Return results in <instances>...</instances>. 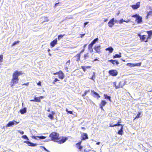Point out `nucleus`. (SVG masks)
<instances>
[{"mask_svg": "<svg viewBox=\"0 0 152 152\" xmlns=\"http://www.w3.org/2000/svg\"><path fill=\"white\" fill-rule=\"evenodd\" d=\"M59 134L55 132H52L49 135V137L51 138V140L56 142H57L59 139Z\"/></svg>", "mask_w": 152, "mask_h": 152, "instance_id": "obj_1", "label": "nucleus"}, {"mask_svg": "<svg viewBox=\"0 0 152 152\" xmlns=\"http://www.w3.org/2000/svg\"><path fill=\"white\" fill-rule=\"evenodd\" d=\"M22 71H15L13 73L12 75V78L19 79L18 76L22 74Z\"/></svg>", "mask_w": 152, "mask_h": 152, "instance_id": "obj_2", "label": "nucleus"}, {"mask_svg": "<svg viewBox=\"0 0 152 152\" xmlns=\"http://www.w3.org/2000/svg\"><path fill=\"white\" fill-rule=\"evenodd\" d=\"M19 123V122H17L15 120H13L12 121H10L6 125L4 126V127H5L7 128L8 127H10L14 125H16Z\"/></svg>", "mask_w": 152, "mask_h": 152, "instance_id": "obj_3", "label": "nucleus"}, {"mask_svg": "<svg viewBox=\"0 0 152 152\" xmlns=\"http://www.w3.org/2000/svg\"><path fill=\"white\" fill-rule=\"evenodd\" d=\"M53 74L54 75H58L59 78L61 79H63L64 78V74L61 71H60L58 72L54 73H53Z\"/></svg>", "mask_w": 152, "mask_h": 152, "instance_id": "obj_4", "label": "nucleus"}, {"mask_svg": "<svg viewBox=\"0 0 152 152\" xmlns=\"http://www.w3.org/2000/svg\"><path fill=\"white\" fill-rule=\"evenodd\" d=\"M141 63L140 62L137 64H132L131 63H128L126 64L127 66H130L131 67H133L135 66H140L141 65Z\"/></svg>", "mask_w": 152, "mask_h": 152, "instance_id": "obj_5", "label": "nucleus"}, {"mask_svg": "<svg viewBox=\"0 0 152 152\" xmlns=\"http://www.w3.org/2000/svg\"><path fill=\"white\" fill-rule=\"evenodd\" d=\"M109 73L113 76H115L117 75L118 72L115 70H111L109 71Z\"/></svg>", "mask_w": 152, "mask_h": 152, "instance_id": "obj_6", "label": "nucleus"}, {"mask_svg": "<svg viewBox=\"0 0 152 152\" xmlns=\"http://www.w3.org/2000/svg\"><path fill=\"white\" fill-rule=\"evenodd\" d=\"M19 79H16L13 78H12L11 82V85L12 87L14 86L15 84H16L18 83Z\"/></svg>", "mask_w": 152, "mask_h": 152, "instance_id": "obj_7", "label": "nucleus"}, {"mask_svg": "<svg viewBox=\"0 0 152 152\" xmlns=\"http://www.w3.org/2000/svg\"><path fill=\"white\" fill-rule=\"evenodd\" d=\"M91 95L94 97L97 98L98 99L100 97V96L99 94L94 91V90H91Z\"/></svg>", "mask_w": 152, "mask_h": 152, "instance_id": "obj_8", "label": "nucleus"}, {"mask_svg": "<svg viewBox=\"0 0 152 152\" xmlns=\"http://www.w3.org/2000/svg\"><path fill=\"white\" fill-rule=\"evenodd\" d=\"M140 6V2H138L136 3L135 5H132L130 6L133 10H136L139 8Z\"/></svg>", "mask_w": 152, "mask_h": 152, "instance_id": "obj_9", "label": "nucleus"}, {"mask_svg": "<svg viewBox=\"0 0 152 152\" xmlns=\"http://www.w3.org/2000/svg\"><path fill=\"white\" fill-rule=\"evenodd\" d=\"M24 142L26 143L29 146L31 147H34L37 145V144L32 143L29 141H24Z\"/></svg>", "mask_w": 152, "mask_h": 152, "instance_id": "obj_10", "label": "nucleus"}, {"mask_svg": "<svg viewBox=\"0 0 152 152\" xmlns=\"http://www.w3.org/2000/svg\"><path fill=\"white\" fill-rule=\"evenodd\" d=\"M114 24V18H113L111 19L108 23V26L110 27H112Z\"/></svg>", "mask_w": 152, "mask_h": 152, "instance_id": "obj_11", "label": "nucleus"}, {"mask_svg": "<svg viewBox=\"0 0 152 152\" xmlns=\"http://www.w3.org/2000/svg\"><path fill=\"white\" fill-rule=\"evenodd\" d=\"M67 140V138L66 137H63L61 140H59L57 142L59 144H61L64 143Z\"/></svg>", "mask_w": 152, "mask_h": 152, "instance_id": "obj_12", "label": "nucleus"}, {"mask_svg": "<svg viewBox=\"0 0 152 152\" xmlns=\"http://www.w3.org/2000/svg\"><path fill=\"white\" fill-rule=\"evenodd\" d=\"M138 35L140 38V39L142 40L143 41H144L146 42H148L147 39H146V38L145 35H143L142 36H141L140 34H138Z\"/></svg>", "mask_w": 152, "mask_h": 152, "instance_id": "obj_13", "label": "nucleus"}, {"mask_svg": "<svg viewBox=\"0 0 152 152\" xmlns=\"http://www.w3.org/2000/svg\"><path fill=\"white\" fill-rule=\"evenodd\" d=\"M88 138V135L87 134L83 133L81 135V139L82 140H85Z\"/></svg>", "mask_w": 152, "mask_h": 152, "instance_id": "obj_14", "label": "nucleus"}, {"mask_svg": "<svg viewBox=\"0 0 152 152\" xmlns=\"http://www.w3.org/2000/svg\"><path fill=\"white\" fill-rule=\"evenodd\" d=\"M57 39H56L51 42L50 43V45L51 47H54L57 44Z\"/></svg>", "mask_w": 152, "mask_h": 152, "instance_id": "obj_15", "label": "nucleus"}, {"mask_svg": "<svg viewBox=\"0 0 152 152\" xmlns=\"http://www.w3.org/2000/svg\"><path fill=\"white\" fill-rule=\"evenodd\" d=\"M94 50L96 53H99L100 52L101 46L100 45L95 46L94 48Z\"/></svg>", "mask_w": 152, "mask_h": 152, "instance_id": "obj_16", "label": "nucleus"}, {"mask_svg": "<svg viewBox=\"0 0 152 152\" xmlns=\"http://www.w3.org/2000/svg\"><path fill=\"white\" fill-rule=\"evenodd\" d=\"M109 61L111 62L114 65L115 64H116V65H118L119 64V62L116 60L111 59Z\"/></svg>", "mask_w": 152, "mask_h": 152, "instance_id": "obj_17", "label": "nucleus"}, {"mask_svg": "<svg viewBox=\"0 0 152 152\" xmlns=\"http://www.w3.org/2000/svg\"><path fill=\"white\" fill-rule=\"evenodd\" d=\"M142 18L141 17L139 16L137 18V19H136V20L137 21V23H140L141 22H142Z\"/></svg>", "mask_w": 152, "mask_h": 152, "instance_id": "obj_18", "label": "nucleus"}, {"mask_svg": "<svg viewBox=\"0 0 152 152\" xmlns=\"http://www.w3.org/2000/svg\"><path fill=\"white\" fill-rule=\"evenodd\" d=\"M26 108L24 107L23 109H21L20 110V113L22 114H23L26 112Z\"/></svg>", "mask_w": 152, "mask_h": 152, "instance_id": "obj_19", "label": "nucleus"}, {"mask_svg": "<svg viewBox=\"0 0 152 152\" xmlns=\"http://www.w3.org/2000/svg\"><path fill=\"white\" fill-rule=\"evenodd\" d=\"M105 50L106 51H109L110 53H112L113 50V49L111 47H110L108 48L105 49Z\"/></svg>", "mask_w": 152, "mask_h": 152, "instance_id": "obj_20", "label": "nucleus"}, {"mask_svg": "<svg viewBox=\"0 0 152 152\" xmlns=\"http://www.w3.org/2000/svg\"><path fill=\"white\" fill-rule=\"evenodd\" d=\"M142 116V114L141 112H139L138 114L137 115L136 117L134 118V120L137 118H139L141 117Z\"/></svg>", "mask_w": 152, "mask_h": 152, "instance_id": "obj_21", "label": "nucleus"}, {"mask_svg": "<svg viewBox=\"0 0 152 152\" xmlns=\"http://www.w3.org/2000/svg\"><path fill=\"white\" fill-rule=\"evenodd\" d=\"M89 57V55L88 53L85 54L84 55V60L87 59Z\"/></svg>", "mask_w": 152, "mask_h": 152, "instance_id": "obj_22", "label": "nucleus"}, {"mask_svg": "<svg viewBox=\"0 0 152 152\" xmlns=\"http://www.w3.org/2000/svg\"><path fill=\"white\" fill-rule=\"evenodd\" d=\"M123 126H122L120 129L118 131V134L121 135H122L123 131Z\"/></svg>", "mask_w": 152, "mask_h": 152, "instance_id": "obj_23", "label": "nucleus"}, {"mask_svg": "<svg viewBox=\"0 0 152 152\" xmlns=\"http://www.w3.org/2000/svg\"><path fill=\"white\" fill-rule=\"evenodd\" d=\"M80 53L77 54L76 56H75L74 57H76L77 58L76 61H79L80 59Z\"/></svg>", "mask_w": 152, "mask_h": 152, "instance_id": "obj_24", "label": "nucleus"}, {"mask_svg": "<svg viewBox=\"0 0 152 152\" xmlns=\"http://www.w3.org/2000/svg\"><path fill=\"white\" fill-rule=\"evenodd\" d=\"M147 15L146 17V18L147 19L149 18V15H152V10L150 11L149 12H147Z\"/></svg>", "mask_w": 152, "mask_h": 152, "instance_id": "obj_25", "label": "nucleus"}, {"mask_svg": "<svg viewBox=\"0 0 152 152\" xmlns=\"http://www.w3.org/2000/svg\"><path fill=\"white\" fill-rule=\"evenodd\" d=\"M122 82L120 81L119 83V85L116 86V88L118 89L122 88L123 87L122 85Z\"/></svg>", "mask_w": 152, "mask_h": 152, "instance_id": "obj_26", "label": "nucleus"}, {"mask_svg": "<svg viewBox=\"0 0 152 152\" xmlns=\"http://www.w3.org/2000/svg\"><path fill=\"white\" fill-rule=\"evenodd\" d=\"M121 53H119V54H115V55L113 56V58H120L121 57Z\"/></svg>", "mask_w": 152, "mask_h": 152, "instance_id": "obj_27", "label": "nucleus"}, {"mask_svg": "<svg viewBox=\"0 0 152 152\" xmlns=\"http://www.w3.org/2000/svg\"><path fill=\"white\" fill-rule=\"evenodd\" d=\"M104 96L105 99H107L109 100L110 102L111 101V97L110 96H108L107 95L105 94H104Z\"/></svg>", "mask_w": 152, "mask_h": 152, "instance_id": "obj_28", "label": "nucleus"}, {"mask_svg": "<svg viewBox=\"0 0 152 152\" xmlns=\"http://www.w3.org/2000/svg\"><path fill=\"white\" fill-rule=\"evenodd\" d=\"M107 103L104 100H102L100 105L103 106H104Z\"/></svg>", "mask_w": 152, "mask_h": 152, "instance_id": "obj_29", "label": "nucleus"}, {"mask_svg": "<svg viewBox=\"0 0 152 152\" xmlns=\"http://www.w3.org/2000/svg\"><path fill=\"white\" fill-rule=\"evenodd\" d=\"M95 77H96L95 73V72H93V75H92V77L90 79H91L92 80L94 81L95 79Z\"/></svg>", "mask_w": 152, "mask_h": 152, "instance_id": "obj_30", "label": "nucleus"}, {"mask_svg": "<svg viewBox=\"0 0 152 152\" xmlns=\"http://www.w3.org/2000/svg\"><path fill=\"white\" fill-rule=\"evenodd\" d=\"M35 98V102H41V100L40 99V98L37 97H35L34 98Z\"/></svg>", "mask_w": 152, "mask_h": 152, "instance_id": "obj_31", "label": "nucleus"}, {"mask_svg": "<svg viewBox=\"0 0 152 152\" xmlns=\"http://www.w3.org/2000/svg\"><path fill=\"white\" fill-rule=\"evenodd\" d=\"M98 40V38H97L95 39H94V40L92 41L91 42L93 44H95L96 42H97Z\"/></svg>", "mask_w": 152, "mask_h": 152, "instance_id": "obj_32", "label": "nucleus"}, {"mask_svg": "<svg viewBox=\"0 0 152 152\" xmlns=\"http://www.w3.org/2000/svg\"><path fill=\"white\" fill-rule=\"evenodd\" d=\"M37 137H38L39 138V140L40 139H45L46 138V137L43 136H37Z\"/></svg>", "mask_w": 152, "mask_h": 152, "instance_id": "obj_33", "label": "nucleus"}, {"mask_svg": "<svg viewBox=\"0 0 152 152\" xmlns=\"http://www.w3.org/2000/svg\"><path fill=\"white\" fill-rule=\"evenodd\" d=\"M147 32L148 33V35H149V36H151V35H152V30L148 31H147Z\"/></svg>", "mask_w": 152, "mask_h": 152, "instance_id": "obj_34", "label": "nucleus"}, {"mask_svg": "<svg viewBox=\"0 0 152 152\" xmlns=\"http://www.w3.org/2000/svg\"><path fill=\"white\" fill-rule=\"evenodd\" d=\"M64 35H62L60 34L58 36V39L59 40L60 39H61L62 37L64 36Z\"/></svg>", "mask_w": 152, "mask_h": 152, "instance_id": "obj_35", "label": "nucleus"}, {"mask_svg": "<svg viewBox=\"0 0 152 152\" xmlns=\"http://www.w3.org/2000/svg\"><path fill=\"white\" fill-rule=\"evenodd\" d=\"M48 117L51 120L53 119L54 117L53 115L50 114L48 115Z\"/></svg>", "mask_w": 152, "mask_h": 152, "instance_id": "obj_36", "label": "nucleus"}, {"mask_svg": "<svg viewBox=\"0 0 152 152\" xmlns=\"http://www.w3.org/2000/svg\"><path fill=\"white\" fill-rule=\"evenodd\" d=\"M21 137L27 140H29V139L26 135H24Z\"/></svg>", "mask_w": 152, "mask_h": 152, "instance_id": "obj_37", "label": "nucleus"}, {"mask_svg": "<svg viewBox=\"0 0 152 152\" xmlns=\"http://www.w3.org/2000/svg\"><path fill=\"white\" fill-rule=\"evenodd\" d=\"M76 145L77 147L79 149V150H81L82 148V147L80 145H77V144H76Z\"/></svg>", "mask_w": 152, "mask_h": 152, "instance_id": "obj_38", "label": "nucleus"}, {"mask_svg": "<svg viewBox=\"0 0 152 152\" xmlns=\"http://www.w3.org/2000/svg\"><path fill=\"white\" fill-rule=\"evenodd\" d=\"M19 41H17L15 42L12 44V46H14L15 45L18 44L19 42Z\"/></svg>", "mask_w": 152, "mask_h": 152, "instance_id": "obj_39", "label": "nucleus"}, {"mask_svg": "<svg viewBox=\"0 0 152 152\" xmlns=\"http://www.w3.org/2000/svg\"><path fill=\"white\" fill-rule=\"evenodd\" d=\"M90 92V91L89 90H88V91H86L84 94H83V95L82 96H85L86 94H87V93H88V92Z\"/></svg>", "mask_w": 152, "mask_h": 152, "instance_id": "obj_40", "label": "nucleus"}, {"mask_svg": "<svg viewBox=\"0 0 152 152\" xmlns=\"http://www.w3.org/2000/svg\"><path fill=\"white\" fill-rule=\"evenodd\" d=\"M124 21H125V20H124L123 19H121L118 21V22L119 24H121Z\"/></svg>", "mask_w": 152, "mask_h": 152, "instance_id": "obj_41", "label": "nucleus"}, {"mask_svg": "<svg viewBox=\"0 0 152 152\" xmlns=\"http://www.w3.org/2000/svg\"><path fill=\"white\" fill-rule=\"evenodd\" d=\"M139 15L136 14L135 15H132V17H133V18H136L137 19V18L138 17Z\"/></svg>", "mask_w": 152, "mask_h": 152, "instance_id": "obj_42", "label": "nucleus"}, {"mask_svg": "<svg viewBox=\"0 0 152 152\" xmlns=\"http://www.w3.org/2000/svg\"><path fill=\"white\" fill-rule=\"evenodd\" d=\"M33 139H34L39 140V138L38 139H37V136H32L31 137Z\"/></svg>", "mask_w": 152, "mask_h": 152, "instance_id": "obj_43", "label": "nucleus"}, {"mask_svg": "<svg viewBox=\"0 0 152 152\" xmlns=\"http://www.w3.org/2000/svg\"><path fill=\"white\" fill-rule=\"evenodd\" d=\"M59 80L57 78H56L53 81V84H55V83L56 82H57L58 81H59Z\"/></svg>", "mask_w": 152, "mask_h": 152, "instance_id": "obj_44", "label": "nucleus"}, {"mask_svg": "<svg viewBox=\"0 0 152 152\" xmlns=\"http://www.w3.org/2000/svg\"><path fill=\"white\" fill-rule=\"evenodd\" d=\"M88 49L90 51V52L91 53H92L93 52V49L92 48H89L88 47Z\"/></svg>", "mask_w": 152, "mask_h": 152, "instance_id": "obj_45", "label": "nucleus"}, {"mask_svg": "<svg viewBox=\"0 0 152 152\" xmlns=\"http://www.w3.org/2000/svg\"><path fill=\"white\" fill-rule=\"evenodd\" d=\"M93 45H94V44H93L91 42V43L90 44H89V45H88V47L92 48V47Z\"/></svg>", "mask_w": 152, "mask_h": 152, "instance_id": "obj_46", "label": "nucleus"}, {"mask_svg": "<svg viewBox=\"0 0 152 152\" xmlns=\"http://www.w3.org/2000/svg\"><path fill=\"white\" fill-rule=\"evenodd\" d=\"M18 132L20 133L21 134H23L24 133V132L23 131H21L20 130H18Z\"/></svg>", "mask_w": 152, "mask_h": 152, "instance_id": "obj_47", "label": "nucleus"}, {"mask_svg": "<svg viewBox=\"0 0 152 152\" xmlns=\"http://www.w3.org/2000/svg\"><path fill=\"white\" fill-rule=\"evenodd\" d=\"M110 127L115 126V124H110Z\"/></svg>", "mask_w": 152, "mask_h": 152, "instance_id": "obj_48", "label": "nucleus"}, {"mask_svg": "<svg viewBox=\"0 0 152 152\" xmlns=\"http://www.w3.org/2000/svg\"><path fill=\"white\" fill-rule=\"evenodd\" d=\"M119 123L120 122H118L116 124H115V126L121 125Z\"/></svg>", "mask_w": 152, "mask_h": 152, "instance_id": "obj_49", "label": "nucleus"}, {"mask_svg": "<svg viewBox=\"0 0 152 152\" xmlns=\"http://www.w3.org/2000/svg\"><path fill=\"white\" fill-rule=\"evenodd\" d=\"M82 68L83 69V71L84 72H85L86 71V68L85 67V66H81Z\"/></svg>", "mask_w": 152, "mask_h": 152, "instance_id": "obj_50", "label": "nucleus"}, {"mask_svg": "<svg viewBox=\"0 0 152 152\" xmlns=\"http://www.w3.org/2000/svg\"><path fill=\"white\" fill-rule=\"evenodd\" d=\"M42 147L47 152H49V151L44 146H42Z\"/></svg>", "mask_w": 152, "mask_h": 152, "instance_id": "obj_51", "label": "nucleus"}, {"mask_svg": "<svg viewBox=\"0 0 152 152\" xmlns=\"http://www.w3.org/2000/svg\"><path fill=\"white\" fill-rule=\"evenodd\" d=\"M70 60H68L66 63V64L67 65H69L70 64Z\"/></svg>", "mask_w": 152, "mask_h": 152, "instance_id": "obj_52", "label": "nucleus"}, {"mask_svg": "<svg viewBox=\"0 0 152 152\" xmlns=\"http://www.w3.org/2000/svg\"><path fill=\"white\" fill-rule=\"evenodd\" d=\"M82 142V141H80L79 142H78V143H77V144H76L77 145H80L81 144V143Z\"/></svg>", "mask_w": 152, "mask_h": 152, "instance_id": "obj_53", "label": "nucleus"}, {"mask_svg": "<svg viewBox=\"0 0 152 152\" xmlns=\"http://www.w3.org/2000/svg\"><path fill=\"white\" fill-rule=\"evenodd\" d=\"M28 83H24L22 85V86H23V85H26V86H28Z\"/></svg>", "mask_w": 152, "mask_h": 152, "instance_id": "obj_54", "label": "nucleus"}, {"mask_svg": "<svg viewBox=\"0 0 152 152\" xmlns=\"http://www.w3.org/2000/svg\"><path fill=\"white\" fill-rule=\"evenodd\" d=\"M68 113H69L70 114H72V111H68Z\"/></svg>", "mask_w": 152, "mask_h": 152, "instance_id": "obj_55", "label": "nucleus"}, {"mask_svg": "<svg viewBox=\"0 0 152 152\" xmlns=\"http://www.w3.org/2000/svg\"><path fill=\"white\" fill-rule=\"evenodd\" d=\"M84 50H85V49H83V50L81 51L80 52V53H80V54L81 53H83V52H84Z\"/></svg>", "mask_w": 152, "mask_h": 152, "instance_id": "obj_56", "label": "nucleus"}, {"mask_svg": "<svg viewBox=\"0 0 152 152\" xmlns=\"http://www.w3.org/2000/svg\"><path fill=\"white\" fill-rule=\"evenodd\" d=\"M85 35V34H81L80 35H81V36H80L81 37H83Z\"/></svg>", "mask_w": 152, "mask_h": 152, "instance_id": "obj_57", "label": "nucleus"}, {"mask_svg": "<svg viewBox=\"0 0 152 152\" xmlns=\"http://www.w3.org/2000/svg\"><path fill=\"white\" fill-rule=\"evenodd\" d=\"M114 21L115 23H117L118 22V20H116L114 19Z\"/></svg>", "mask_w": 152, "mask_h": 152, "instance_id": "obj_58", "label": "nucleus"}, {"mask_svg": "<svg viewBox=\"0 0 152 152\" xmlns=\"http://www.w3.org/2000/svg\"><path fill=\"white\" fill-rule=\"evenodd\" d=\"M37 84L38 86H40L41 84V83L40 81H39L37 83Z\"/></svg>", "mask_w": 152, "mask_h": 152, "instance_id": "obj_59", "label": "nucleus"}, {"mask_svg": "<svg viewBox=\"0 0 152 152\" xmlns=\"http://www.w3.org/2000/svg\"><path fill=\"white\" fill-rule=\"evenodd\" d=\"M88 22H85L84 23V26H86V25H87L88 23Z\"/></svg>", "mask_w": 152, "mask_h": 152, "instance_id": "obj_60", "label": "nucleus"}, {"mask_svg": "<svg viewBox=\"0 0 152 152\" xmlns=\"http://www.w3.org/2000/svg\"><path fill=\"white\" fill-rule=\"evenodd\" d=\"M151 36H149V35H148V37L146 38V39H147V40H148V39H151Z\"/></svg>", "mask_w": 152, "mask_h": 152, "instance_id": "obj_61", "label": "nucleus"}, {"mask_svg": "<svg viewBox=\"0 0 152 152\" xmlns=\"http://www.w3.org/2000/svg\"><path fill=\"white\" fill-rule=\"evenodd\" d=\"M113 84L115 88H116V86H117L116 85V82L114 83Z\"/></svg>", "mask_w": 152, "mask_h": 152, "instance_id": "obj_62", "label": "nucleus"}, {"mask_svg": "<svg viewBox=\"0 0 152 152\" xmlns=\"http://www.w3.org/2000/svg\"><path fill=\"white\" fill-rule=\"evenodd\" d=\"M103 106H102L101 105H100V108L101 109L103 110Z\"/></svg>", "mask_w": 152, "mask_h": 152, "instance_id": "obj_63", "label": "nucleus"}, {"mask_svg": "<svg viewBox=\"0 0 152 152\" xmlns=\"http://www.w3.org/2000/svg\"><path fill=\"white\" fill-rule=\"evenodd\" d=\"M51 113H52L51 114L53 115L55 114V112L53 111H52L51 112Z\"/></svg>", "mask_w": 152, "mask_h": 152, "instance_id": "obj_64", "label": "nucleus"}]
</instances>
